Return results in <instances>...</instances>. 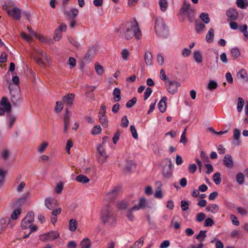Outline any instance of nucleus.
<instances>
[{"mask_svg": "<svg viewBox=\"0 0 248 248\" xmlns=\"http://www.w3.org/2000/svg\"><path fill=\"white\" fill-rule=\"evenodd\" d=\"M167 101V98L166 97H163L161 100L159 101L158 107L160 112L163 113L166 111L167 104L166 102Z\"/></svg>", "mask_w": 248, "mask_h": 248, "instance_id": "26", "label": "nucleus"}, {"mask_svg": "<svg viewBox=\"0 0 248 248\" xmlns=\"http://www.w3.org/2000/svg\"><path fill=\"white\" fill-rule=\"evenodd\" d=\"M155 185L158 186V187L155 191L154 197L158 199H162L163 197V194L161 190L162 184L160 181H157L155 183Z\"/></svg>", "mask_w": 248, "mask_h": 248, "instance_id": "21", "label": "nucleus"}, {"mask_svg": "<svg viewBox=\"0 0 248 248\" xmlns=\"http://www.w3.org/2000/svg\"><path fill=\"white\" fill-rule=\"evenodd\" d=\"M92 242L88 238H85L80 242L79 248H91Z\"/></svg>", "mask_w": 248, "mask_h": 248, "instance_id": "28", "label": "nucleus"}, {"mask_svg": "<svg viewBox=\"0 0 248 248\" xmlns=\"http://www.w3.org/2000/svg\"><path fill=\"white\" fill-rule=\"evenodd\" d=\"M71 113L66 109V113L64 116V127L63 131L64 133H67L69 128V124L70 121V118Z\"/></svg>", "mask_w": 248, "mask_h": 248, "instance_id": "18", "label": "nucleus"}, {"mask_svg": "<svg viewBox=\"0 0 248 248\" xmlns=\"http://www.w3.org/2000/svg\"><path fill=\"white\" fill-rule=\"evenodd\" d=\"M232 56L236 59L240 56V52L239 49L237 47L232 48L231 50Z\"/></svg>", "mask_w": 248, "mask_h": 248, "instance_id": "53", "label": "nucleus"}, {"mask_svg": "<svg viewBox=\"0 0 248 248\" xmlns=\"http://www.w3.org/2000/svg\"><path fill=\"white\" fill-rule=\"evenodd\" d=\"M102 221L109 225H114L116 221V215L113 212L112 208L108 206H104L101 212Z\"/></svg>", "mask_w": 248, "mask_h": 248, "instance_id": "2", "label": "nucleus"}, {"mask_svg": "<svg viewBox=\"0 0 248 248\" xmlns=\"http://www.w3.org/2000/svg\"><path fill=\"white\" fill-rule=\"evenodd\" d=\"M223 162L225 166L227 168H231L233 167V162L232 158L229 154H227L225 155L223 159Z\"/></svg>", "mask_w": 248, "mask_h": 248, "instance_id": "24", "label": "nucleus"}, {"mask_svg": "<svg viewBox=\"0 0 248 248\" xmlns=\"http://www.w3.org/2000/svg\"><path fill=\"white\" fill-rule=\"evenodd\" d=\"M134 206V208L138 211L140 209H144L149 207L148 201L145 197H141L139 199L138 204H136Z\"/></svg>", "mask_w": 248, "mask_h": 248, "instance_id": "15", "label": "nucleus"}, {"mask_svg": "<svg viewBox=\"0 0 248 248\" xmlns=\"http://www.w3.org/2000/svg\"><path fill=\"white\" fill-rule=\"evenodd\" d=\"M113 94L115 101L118 102L121 100V91L119 88H116L114 89Z\"/></svg>", "mask_w": 248, "mask_h": 248, "instance_id": "44", "label": "nucleus"}, {"mask_svg": "<svg viewBox=\"0 0 248 248\" xmlns=\"http://www.w3.org/2000/svg\"><path fill=\"white\" fill-rule=\"evenodd\" d=\"M236 210L238 213L242 216H245L248 215V211L244 208L238 207L237 208Z\"/></svg>", "mask_w": 248, "mask_h": 248, "instance_id": "63", "label": "nucleus"}, {"mask_svg": "<svg viewBox=\"0 0 248 248\" xmlns=\"http://www.w3.org/2000/svg\"><path fill=\"white\" fill-rule=\"evenodd\" d=\"M240 133L241 132L238 129L235 128L233 130V143L236 145L238 146L240 145Z\"/></svg>", "mask_w": 248, "mask_h": 248, "instance_id": "22", "label": "nucleus"}, {"mask_svg": "<svg viewBox=\"0 0 248 248\" xmlns=\"http://www.w3.org/2000/svg\"><path fill=\"white\" fill-rule=\"evenodd\" d=\"M164 165L162 170L163 176L166 178H170L172 175L171 161L170 159L166 158L162 162Z\"/></svg>", "mask_w": 248, "mask_h": 248, "instance_id": "9", "label": "nucleus"}, {"mask_svg": "<svg viewBox=\"0 0 248 248\" xmlns=\"http://www.w3.org/2000/svg\"><path fill=\"white\" fill-rule=\"evenodd\" d=\"M77 228V223L75 219H71L69 222V229L71 232L76 231Z\"/></svg>", "mask_w": 248, "mask_h": 248, "instance_id": "43", "label": "nucleus"}, {"mask_svg": "<svg viewBox=\"0 0 248 248\" xmlns=\"http://www.w3.org/2000/svg\"><path fill=\"white\" fill-rule=\"evenodd\" d=\"M217 83L214 80H210L208 84V88L210 90H213L217 88Z\"/></svg>", "mask_w": 248, "mask_h": 248, "instance_id": "61", "label": "nucleus"}, {"mask_svg": "<svg viewBox=\"0 0 248 248\" xmlns=\"http://www.w3.org/2000/svg\"><path fill=\"white\" fill-rule=\"evenodd\" d=\"M11 152L8 149L4 150L1 153V157L4 160L9 159L11 156Z\"/></svg>", "mask_w": 248, "mask_h": 248, "instance_id": "50", "label": "nucleus"}, {"mask_svg": "<svg viewBox=\"0 0 248 248\" xmlns=\"http://www.w3.org/2000/svg\"><path fill=\"white\" fill-rule=\"evenodd\" d=\"M97 152V157L99 162L103 164L106 162V160L108 157L105 148L103 144H99L96 147Z\"/></svg>", "mask_w": 248, "mask_h": 248, "instance_id": "12", "label": "nucleus"}, {"mask_svg": "<svg viewBox=\"0 0 248 248\" xmlns=\"http://www.w3.org/2000/svg\"><path fill=\"white\" fill-rule=\"evenodd\" d=\"M95 70L96 74L99 76L102 75L104 72L103 66L97 62L95 64Z\"/></svg>", "mask_w": 248, "mask_h": 248, "instance_id": "45", "label": "nucleus"}, {"mask_svg": "<svg viewBox=\"0 0 248 248\" xmlns=\"http://www.w3.org/2000/svg\"><path fill=\"white\" fill-rule=\"evenodd\" d=\"M193 59L198 63H201L203 61L202 53L200 50H196L193 52Z\"/></svg>", "mask_w": 248, "mask_h": 248, "instance_id": "29", "label": "nucleus"}, {"mask_svg": "<svg viewBox=\"0 0 248 248\" xmlns=\"http://www.w3.org/2000/svg\"><path fill=\"white\" fill-rule=\"evenodd\" d=\"M21 213V210L20 208H17V209L14 210L11 214V218L13 219H17L20 215Z\"/></svg>", "mask_w": 248, "mask_h": 248, "instance_id": "54", "label": "nucleus"}, {"mask_svg": "<svg viewBox=\"0 0 248 248\" xmlns=\"http://www.w3.org/2000/svg\"><path fill=\"white\" fill-rule=\"evenodd\" d=\"M121 54L122 57V59L124 61H127L130 58V53L129 50L126 48H124L122 50Z\"/></svg>", "mask_w": 248, "mask_h": 248, "instance_id": "40", "label": "nucleus"}, {"mask_svg": "<svg viewBox=\"0 0 248 248\" xmlns=\"http://www.w3.org/2000/svg\"><path fill=\"white\" fill-rule=\"evenodd\" d=\"M152 55L150 52H146L144 55V61L145 63L148 65H151L152 64Z\"/></svg>", "mask_w": 248, "mask_h": 248, "instance_id": "42", "label": "nucleus"}, {"mask_svg": "<svg viewBox=\"0 0 248 248\" xmlns=\"http://www.w3.org/2000/svg\"><path fill=\"white\" fill-rule=\"evenodd\" d=\"M7 173L6 169L0 167V180L5 181V177Z\"/></svg>", "mask_w": 248, "mask_h": 248, "instance_id": "60", "label": "nucleus"}, {"mask_svg": "<svg viewBox=\"0 0 248 248\" xmlns=\"http://www.w3.org/2000/svg\"><path fill=\"white\" fill-rule=\"evenodd\" d=\"M158 5L160 10L162 12L167 11L169 6L167 0H159Z\"/></svg>", "mask_w": 248, "mask_h": 248, "instance_id": "30", "label": "nucleus"}, {"mask_svg": "<svg viewBox=\"0 0 248 248\" xmlns=\"http://www.w3.org/2000/svg\"><path fill=\"white\" fill-rule=\"evenodd\" d=\"M214 31L213 28H210L206 35V40L207 42L211 43L213 41Z\"/></svg>", "mask_w": 248, "mask_h": 248, "instance_id": "41", "label": "nucleus"}, {"mask_svg": "<svg viewBox=\"0 0 248 248\" xmlns=\"http://www.w3.org/2000/svg\"><path fill=\"white\" fill-rule=\"evenodd\" d=\"M94 55V52L93 50H89L84 56V62L86 63H89L93 58Z\"/></svg>", "mask_w": 248, "mask_h": 248, "instance_id": "38", "label": "nucleus"}, {"mask_svg": "<svg viewBox=\"0 0 248 248\" xmlns=\"http://www.w3.org/2000/svg\"><path fill=\"white\" fill-rule=\"evenodd\" d=\"M205 29V25L200 21H196L195 22V30L197 33H202Z\"/></svg>", "mask_w": 248, "mask_h": 248, "instance_id": "33", "label": "nucleus"}, {"mask_svg": "<svg viewBox=\"0 0 248 248\" xmlns=\"http://www.w3.org/2000/svg\"><path fill=\"white\" fill-rule=\"evenodd\" d=\"M78 14V10L76 8L71 9L69 11L67 12V15L71 18H75Z\"/></svg>", "mask_w": 248, "mask_h": 248, "instance_id": "47", "label": "nucleus"}, {"mask_svg": "<svg viewBox=\"0 0 248 248\" xmlns=\"http://www.w3.org/2000/svg\"><path fill=\"white\" fill-rule=\"evenodd\" d=\"M137 211L138 210L134 208V206L126 210L125 216L129 221H133L134 220L135 217L133 214V212Z\"/></svg>", "mask_w": 248, "mask_h": 248, "instance_id": "23", "label": "nucleus"}, {"mask_svg": "<svg viewBox=\"0 0 248 248\" xmlns=\"http://www.w3.org/2000/svg\"><path fill=\"white\" fill-rule=\"evenodd\" d=\"M136 168L135 163L131 160L127 161L123 167V171L127 174L132 172Z\"/></svg>", "mask_w": 248, "mask_h": 248, "instance_id": "17", "label": "nucleus"}, {"mask_svg": "<svg viewBox=\"0 0 248 248\" xmlns=\"http://www.w3.org/2000/svg\"><path fill=\"white\" fill-rule=\"evenodd\" d=\"M60 236V234L58 231H51L47 233L42 234L40 236V240L42 241H52L58 238Z\"/></svg>", "mask_w": 248, "mask_h": 248, "instance_id": "13", "label": "nucleus"}, {"mask_svg": "<svg viewBox=\"0 0 248 248\" xmlns=\"http://www.w3.org/2000/svg\"><path fill=\"white\" fill-rule=\"evenodd\" d=\"M102 131V128L99 125H96L92 130V134L93 135H97L99 134Z\"/></svg>", "mask_w": 248, "mask_h": 248, "instance_id": "59", "label": "nucleus"}, {"mask_svg": "<svg viewBox=\"0 0 248 248\" xmlns=\"http://www.w3.org/2000/svg\"><path fill=\"white\" fill-rule=\"evenodd\" d=\"M129 207V203L125 200L121 201L117 203V208L120 211L125 210Z\"/></svg>", "mask_w": 248, "mask_h": 248, "instance_id": "31", "label": "nucleus"}, {"mask_svg": "<svg viewBox=\"0 0 248 248\" xmlns=\"http://www.w3.org/2000/svg\"><path fill=\"white\" fill-rule=\"evenodd\" d=\"M48 146V142L46 141H42L37 147V152L40 154L43 153Z\"/></svg>", "mask_w": 248, "mask_h": 248, "instance_id": "32", "label": "nucleus"}, {"mask_svg": "<svg viewBox=\"0 0 248 248\" xmlns=\"http://www.w3.org/2000/svg\"><path fill=\"white\" fill-rule=\"evenodd\" d=\"M1 107L4 108L6 112H9L11 109V105L10 103L7 101V99L3 97L0 102Z\"/></svg>", "mask_w": 248, "mask_h": 248, "instance_id": "27", "label": "nucleus"}, {"mask_svg": "<svg viewBox=\"0 0 248 248\" xmlns=\"http://www.w3.org/2000/svg\"><path fill=\"white\" fill-rule=\"evenodd\" d=\"M227 15L228 17L232 20H236L238 17V14L236 10L231 9L227 11Z\"/></svg>", "mask_w": 248, "mask_h": 248, "instance_id": "35", "label": "nucleus"}, {"mask_svg": "<svg viewBox=\"0 0 248 248\" xmlns=\"http://www.w3.org/2000/svg\"><path fill=\"white\" fill-rule=\"evenodd\" d=\"M67 29V26L65 24H62L55 31L53 36V39L55 41H60L62 37V32L65 31Z\"/></svg>", "mask_w": 248, "mask_h": 248, "instance_id": "14", "label": "nucleus"}, {"mask_svg": "<svg viewBox=\"0 0 248 248\" xmlns=\"http://www.w3.org/2000/svg\"><path fill=\"white\" fill-rule=\"evenodd\" d=\"M26 186V183L25 182H21L16 187V191L18 193H21L23 192L24 188Z\"/></svg>", "mask_w": 248, "mask_h": 248, "instance_id": "58", "label": "nucleus"}, {"mask_svg": "<svg viewBox=\"0 0 248 248\" xmlns=\"http://www.w3.org/2000/svg\"><path fill=\"white\" fill-rule=\"evenodd\" d=\"M206 211L213 214H216L219 211V207L216 204H210L206 207Z\"/></svg>", "mask_w": 248, "mask_h": 248, "instance_id": "34", "label": "nucleus"}, {"mask_svg": "<svg viewBox=\"0 0 248 248\" xmlns=\"http://www.w3.org/2000/svg\"><path fill=\"white\" fill-rule=\"evenodd\" d=\"M3 9L7 11L9 16L13 19L20 20L22 15V11L14 4L10 5L6 4L3 6Z\"/></svg>", "mask_w": 248, "mask_h": 248, "instance_id": "6", "label": "nucleus"}, {"mask_svg": "<svg viewBox=\"0 0 248 248\" xmlns=\"http://www.w3.org/2000/svg\"><path fill=\"white\" fill-rule=\"evenodd\" d=\"M34 59L40 66L45 68L50 64L51 59L47 54L41 49H39L33 54Z\"/></svg>", "mask_w": 248, "mask_h": 248, "instance_id": "3", "label": "nucleus"}, {"mask_svg": "<svg viewBox=\"0 0 248 248\" xmlns=\"http://www.w3.org/2000/svg\"><path fill=\"white\" fill-rule=\"evenodd\" d=\"M45 206L49 209H52L57 204V201L53 198H47L45 200Z\"/></svg>", "mask_w": 248, "mask_h": 248, "instance_id": "19", "label": "nucleus"}, {"mask_svg": "<svg viewBox=\"0 0 248 248\" xmlns=\"http://www.w3.org/2000/svg\"><path fill=\"white\" fill-rule=\"evenodd\" d=\"M152 149L155 154L156 155H161L162 153V148L156 143L152 144Z\"/></svg>", "mask_w": 248, "mask_h": 248, "instance_id": "37", "label": "nucleus"}, {"mask_svg": "<svg viewBox=\"0 0 248 248\" xmlns=\"http://www.w3.org/2000/svg\"><path fill=\"white\" fill-rule=\"evenodd\" d=\"M27 29L28 30L30 34L27 35L25 32H21V36L23 39H24L28 43H30L32 40V37H35L37 35V33L34 31H32V29L29 28V27L27 28Z\"/></svg>", "mask_w": 248, "mask_h": 248, "instance_id": "16", "label": "nucleus"}, {"mask_svg": "<svg viewBox=\"0 0 248 248\" xmlns=\"http://www.w3.org/2000/svg\"><path fill=\"white\" fill-rule=\"evenodd\" d=\"M129 124V121L126 116H124L122 117L121 120V125L124 127H126L128 126Z\"/></svg>", "mask_w": 248, "mask_h": 248, "instance_id": "64", "label": "nucleus"}, {"mask_svg": "<svg viewBox=\"0 0 248 248\" xmlns=\"http://www.w3.org/2000/svg\"><path fill=\"white\" fill-rule=\"evenodd\" d=\"M119 35L126 39H129L135 36L140 39L141 32L138 24L135 19H132L123 24L119 30Z\"/></svg>", "mask_w": 248, "mask_h": 248, "instance_id": "1", "label": "nucleus"}, {"mask_svg": "<svg viewBox=\"0 0 248 248\" xmlns=\"http://www.w3.org/2000/svg\"><path fill=\"white\" fill-rule=\"evenodd\" d=\"M213 180L216 185L221 182L220 173L218 172H216L213 176Z\"/></svg>", "mask_w": 248, "mask_h": 248, "instance_id": "55", "label": "nucleus"}, {"mask_svg": "<svg viewBox=\"0 0 248 248\" xmlns=\"http://www.w3.org/2000/svg\"><path fill=\"white\" fill-rule=\"evenodd\" d=\"M76 180L82 184H86L90 181V179L86 176L83 174H80L76 178Z\"/></svg>", "mask_w": 248, "mask_h": 248, "instance_id": "39", "label": "nucleus"}, {"mask_svg": "<svg viewBox=\"0 0 248 248\" xmlns=\"http://www.w3.org/2000/svg\"><path fill=\"white\" fill-rule=\"evenodd\" d=\"M155 29L156 33L160 37H166L168 34L167 27L161 17L156 18Z\"/></svg>", "mask_w": 248, "mask_h": 248, "instance_id": "8", "label": "nucleus"}, {"mask_svg": "<svg viewBox=\"0 0 248 248\" xmlns=\"http://www.w3.org/2000/svg\"><path fill=\"white\" fill-rule=\"evenodd\" d=\"M16 120V117L14 115H10L8 120V127L9 128H11L13 127Z\"/></svg>", "mask_w": 248, "mask_h": 248, "instance_id": "56", "label": "nucleus"}, {"mask_svg": "<svg viewBox=\"0 0 248 248\" xmlns=\"http://www.w3.org/2000/svg\"><path fill=\"white\" fill-rule=\"evenodd\" d=\"M237 78L244 82L248 81V75L245 69H241L237 74Z\"/></svg>", "mask_w": 248, "mask_h": 248, "instance_id": "25", "label": "nucleus"}, {"mask_svg": "<svg viewBox=\"0 0 248 248\" xmlns=\"http://www.w3.org/2000/svg\"><path fill=\"white\" fill-rule=\"evenodd\" d=\"M106 109L104 105H101L100 109L99 112L98 117L100 123L102 126L107 128L108 125V121L106 115Z\"/></svg>", "mask_w": 248, "mask_h": 248, "instance_id": "11", "label": "nucleus"}, {"mask_svg": "<svg viewBox=\"0 0 248 248\" xmlns=\"http://www.w3.org/2000/svg\"><path fill=\"white\" fill-rule=\"evenodd\" d=\"M195 11L194 6L187 1L184 0L180 10V14L187 17L188 19L192 22Z\"/></svg>", "mask_w": 248, "mask_h": 248, "instance_id": "5", "label": "nucleus"}, {"mask_svg": "<svg viewBox=\"0 0 248 248\" xmlns=\"http://www.w3.org/2000/svg\"><path fill=\"white\" fill-rule=\"evenodd\" d=\"M63 108V104L62 102H57L55 107V111L56 112H60Z\"/></svg>", "mask_w": 248, "mask_h": 248, "instance_id": "62", "label": "nucleus"}, {"mask_svg": "<svg viewBox=\"0 0 248 248\" xmlns=\"http://www.w3.org/2000/svg\"><path fill=\"white\" fill-rule=\"evenodd\" d=\"M33 221L34 213L32 212L28 213L21 221V228L23 229H26L29 228H30L31 230L30 233L33 231H36L37 227L34 225H32Z\"/></svg>", "mask_w": 248, "mask_h": 248, "instance_id": "7", "label": "nucleus"}, {"mask_svg": "<svg viewBox=\"0 0 248 248\" xmlns=\"http://www.w3.org/2000/svg\"><path fill=\"white\" fill-rule=\"evenodd\" d=\"M200 18L205 24H208L210 22V18L207 13H202L200 16Z\"/></svg>", "mask_w": 248, "mask_h": 248, "instance_id": "52", "label": "nucleus"}, {"mask_svg": "<svg viewBox=\"0 0 248 248\" xmlns=\"http://www.w3.org/2000/svg\"><path fill=\"white\" fill-rule=\"evenodd\" d=\"M245 177L244 174L241 173H238L236 175V180L237 183L239 185H242L244 183Z\"/></svg>", "mask_w": 248, "mask_h": 248, "instance_id": "51", "label": "nucleus"}, {"mask_svg": "<svg viewBox=\"0 0 248 248\" xmlns=\"http://www.w3.org/2000/svg\"><path fill=\"white\" fill-rule=\"evenodd\" d=\"M10 221V219L9 218H5L0 220V234L2 231L8 226Z\"/></svg>", "mask_w": 248, "mask_h": 248, "instance_id": "36", "label": "nucleus"}, {"mask_svg": "<svg viewBox=\"0 0 248 248\" xmlns=\"http://www.w3.org/2000/svg\"><path fill=\"white\" fill-rule=\"evenodd\" d=\"M144 243V239L142 237L138 239L134 244L133 248H140Z\"/></svg>", "mask_w": 248, "mask_h": 248, "instance_id": "57", "label": "nucleus"}, {"mask_svg": "<svg viewBox=\"0 0 248 248\" xmlns=\"http://www.w3.org/2000/svg\"><path fill=\"white\" fill-rule=\"evenodd\" d=\"M63 189V184L62 182H59L56 184L55 187V192L58 194H61Z\"/></svg>", "mask_w": 248, "mask_h": 248, "instance_id": "46", "label": "nucleus"}, {"mask_svg": "<svg viewBox=\"0 0 248 248\" xmlns=\"http://www.w3.org/2000/svg\"><path fill=\"white\" fill-rule=\"evenodd\" d=\"M180 85V82L176 80H167L165 82L166 89L171 94H175Z\"/></svg>", "mask_w": 248, "mask_h": 248, "instance_id": "10", "label": "nucleus"}, {"mask_svg": "<svg viewBox=\"0 0 248 248\" xmlns=\"http://www.w3.org/2000/svg\"><path fill=\"white\" fill-rule=\"evenodd\" d=\"M244 105V100L242 97H239L238 98L237 104V110L239 112H240L242 111Z\"/></svg>", "mask_w": 248, "mask_h": 248, "instance_id": "48", "label": "nucleus"}, {"mask_svg": "<svg viewBox=\"0 0 248 248\" xmlns=\"http://www.w3.org/2000/svg\"><path fill=\"white\" fill-rule=\"evenodd\" d=\"M206 231H201L199 234L196 236V239L198 240L201 243H202L206 236Z\"/></svg>", "mask_w": 248, "mask_h": 248, "instance_id": "49", "label": "nucleus"}, {"mask_svg": "<svg viewBox=\"0 0 248 248\" xmlns=\"http://www.w3.org/2000/svg\"><path fill=\"white\" fill-rule=\"evenodd\" d=\"M74 99L75 95L74 94L71 93L64 96L62 97V100L65 105L68 106H70L73 104Z\"/></svg>", "mask_w": 248, "mask_h": 248, "instance_id": "20", "label": "nucleus"}, {"mask_svg": "<svg viewBox=\"0 0 248 248\" xmlns=\"http://www.w3.org/2000/svg\"><path fill=\"white\" fill-rule=\"evenodd\" d=\"M12 82L15 84L14 86L12 85L9 86V89L12 96V100L14 103H17L21 100L20 94V88L18 86L19 82L18 76H14L12 78Z\"/></svg>", "mask_w": 248, "mask_h": 248, "instance_id": "4", "label": "nucleus"}]
</instances>
